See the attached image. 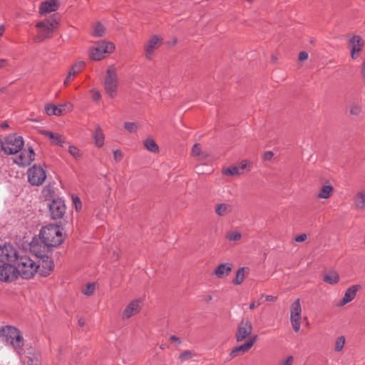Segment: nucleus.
I'll use <instances>...</instances> for the list:
<instances>
[{"label":"nucleus","mask_w":365,"mask_h":365,"mask_svg":"<svg viewBox=\"0 0 365 365\" xmlns=\"http://www.w3.org/2000/svg\"><path fill=\"white\" fill-rule=\"evenodd\" d=\"M354 203L357 209H365V190L358 192L354 196Z\"/></svg>","instance_id":"c756f323"},{"label":"nucleus","mask_w":365,"mask_h":365,"mask_svg":"<svg viewBox=\"0 0 365 365\" xmlns=\"http://www.w3.org/2000/svg\"><path fill=\"white\" fill-rule=\"evenodd\" d=\"M18 270L14 264H3L0 266V280L4 282H12L17 279Z\"/></svg>","instance_id":"2eb2a0df"},{"label":"nucleus","mask_w":365,"mask_h":365,"mask_svg":"<svg viewBox=\"0 0 365 365\" xmlns=\"http://www.w3.org/2000/svg\"><path fill=\"white\" fill-rule=\"evenodd\" d=\"M21 359L28 365H38L39 363L40 354L34 349H30L27 353L23 349V354L19 356Z\"/></svg>","instance_id":"412c9836"},{"label":"nucleus","mask_w":365,"mask_h":365,"mask_svg":"<svg viewBox=\"0 0 365 365\" xmlns=\"http://www.w3.org/2000/svg\"><path fill=\"white\" fill-rule=\"evenodd\" d=\"M170 339V341L177 342L178 344L181 343L180 338L176 336H174V335L171 336Z\"/></svg>","instance_id":"13d9d810"},{"label":"nucleus","mask_w":365,"mask_h":365,"mask_svg":"<svg viewBox=\"0 0 365 365\" xmlns=\"http://www.w3.org/2000/svg\"><path fill=\"white\" fill-rule=\"evenodd\" d=\"M345 337L344 336H338L334 342V351L339 352L342 350L345 344Z\"/></svg>","instance_id":"58836bf2"},{"label":"nucleus","mask_w":365,"mask_h":365,"mask_svg":"<svg viewBox=\"0 0 365 365\" xmlns=\"http://www.w3.org/2000/svg\"><path fill=\"white\" fill-rule=\"evenodd\" d=\"M95 290V284L90 283L88 284L84 288H83L82 292L85 295L90 296L91 295Z\"/></svg>","instance_id":"c03bdc74"},{"label":"nucleus","mask_w":365,"mask_h":365,"mask_svg":"<svg viewBox=\"0 0 365 365\" xmlns=\"http://www.w3.org/2000/svg\"><path fill=\"white\" fill-rule=\"evenodd\" d=\"M91 98L93 101H98L101 98V93L96 89L91 90Z\"/></svg>","instance_id":"49530a36"},{"label":"nucleus","mask_w":365,"mask_h":365,"mask_svg":"<svg viewBox=\"0 0 365 365\" xmlns=\"http://www.w3.org/2000/svg\"><path fill=\"white\" fill-rule=\"evenodd\" d=\"M106 28L100 22L95 23L92 26L91 34L94 37H102L105 34Z\"/></svg>","instance_id":"7c9ffc66"},{"label":"nucleus","mask_w":365,"mask_h":365,"mask_svg":"<svg viewBox=\"0 0 365 365\" xmlns=\"http://www.w3.org/2000/svg\"><path fill=\"white\" fill-rule=\"evenodd\" d=\"M362 110L361 106L358 103H353L350 106V113L353 115H359Z\"/></svg>","instance_id":"79ce46f5"},{"label":"nucleus","mask_w":365,"mask_h":365,"mask_svg":"<svg viewBox=\"0 0 365 365\" xmlns=\"http://www.w3.org/2000/svg\"><path fill=\"white\" fill-rule=\"evenodd\" d=\"M123 154L120 150H115L113 151V159L115 163H119L123 159Z\"/></svg>","instance_id":"a18cd8bd"},{"label":"nucleus","mask_w":365,"mask_h":365,"mask_svg":"<svg viewBox=\"0 0 365 365\" xmlns=\"http://www.w3.org/2000/svg\"><path fill=\"white\" fill-rule=\"evenodd\" d=\"M294 362V357L292 356H289L284 359H282L279 365H292Z\"/></svg>","instance_id":"de8ad7c7"},{"label":"nucleus","mask_w":365,"mask_h":365,"mask_svg":"<svg viewBox=\"0 0 365 365\" xmlns=\"http://www.w3.org/2000/svg\"><path fill=\"white\" fill-rule=\"evenodd\" d=\"M35 153L32 148L28 150H23L20 155L15 159L14 162L20 166H27L34 160Z\"/></svg>","instance_id":"6ab92c4d"},{"label":"nucleus","mask_w":365,"mask_h":365,"mask_svg":"<svg viewBox=\"0 0 365 365\" xmlns=\"http://www.w3.org/2000/svg\"><path fill=\"white\" fill-rule=\"evenodd\" d=\"M334 192V187L331 185H324L319 190L317 195L319 199H328Z\"/></svg>","instance_id":"cd10ccee"},{"label":"nucleus","mask_w":365,"mask_h":365,"mask_svg":"<svg viewBox=\"0 0 365 365\" xmlns=\"http://www.w3.org/2000/svg\"><path fill=\"white\" fill-rule=\"evenodd\" d=\"M265 299L267 301H275L277 298L272 295H265Z\"/></svg>","instance_id":"bf43d9fd"},{"label":"nucleus","mask_w":365,"mask_h":365,"mask_svg":"<svg viewBox=\"0 0 365 365\" xmlns=\"http://www.w3.org/2000/svg\"><path fill=\"white\" fill-rule=\"evenodd\" d=\"M191 155L192 156L196 158L199 161L205 160L209 156V154L207 152L202 150L201 145L198 143H196L192 146Z\"/></svg>","instance_id":"bb28decb"},{"label":"nucleus","mask_w":365,"mask_h":365,"mask_svg":"<svg viewBox=\"0 0 365 365\" xmlns=\"http://www.w3.org/2000/svg\"><path fill=\"white\" fill-rule=\"evenodd\" d=\"M51 216L53 219L61 218L66 212L64 201L60 198H54L48 204Z\"/></svg>","instance_id":"ddd939ff"},{"label":"nucleus","mask_w":365,"mask_h":365,"mask_svg":"<svg viewBox=\"0 0 365 365\" xmlns=\"http://www.w3.org/2000/svg\"><path fill=\"white\" fill-rule=\"evenodd\" d=\"M36 256L40 258L39 264L37 265L41 275L46 277L50 274L53 269V262L52 259L45 254L41 252L36 253Z\"/></svg>","instance_id":"f8f14e48"},{"label":"nucleus","mask_w":365,"mask_h":365,"mask_svg":"<svg viewBox=\"0 0 365 365\" xmlns=\"http://www.w3.org/2000/svg\"><path fill=\"white\" fill-rule=\"evenodd\" d=\"M68 152L69 154L73 156L75 159H78L82 156V153L78 148L75 145H69L68 148Z\"/></svg>","instance_id":"ea45409f"},{"label":"nucleus","mask_w":365,"mask_h":365,"mask_svg":"<svg viewBox=\"0 0 365 365\" xmlns=\"http://www.w3.org/2000/svg\"><path fill=\"white\" fill-rule=\"evenodd\" d=\"M302 307L300 299H297L291 305L290 322L294 331L298 332L301 327Z\"/></svg>","instance_id":"9d476101"},{"label":"nucleus","mask_w":365,"mask_h":365,"mask_svg":"<svg viewBox=\"0 0 365 365\" xmlns=\"http://www.w3.org/2000/svg\"><path fill=\"white\" fill-rule=\"evenodd\" d=\"M226 238L230 242H237L241 240L242 234L237 230H230L227 233Z\"/></svg>","instance_id":"e433bc0d"},{"label":"nucleus","mask_w":365,"mask_h":365,"mask_svg":"<svg viewBox=\"0 0 365 365\" xmlns=\"http://www.w3.org/2000/svg\"><path fill=\"white\" fill-rule=\"evenodd\" d=\"M307 236L306 234H301L294 238V241L297 242H303L307 240Z\"/></svg>","instance_id":"8fccbe9b"},{"label":"nucleus","mask_w":365,"mask_h":365,"mask_svg":"<svg viewBox=\"0 0 365 365\" xmlns=\"http://www.w3.org/2000/svg\"><path fill=\"white\" fill-rule=\"evenodd\" d=\"M143 145L148 150L152 153H156L159 151L158 145L152 138H147L146 140H145L143 141Z\"/></svg>","instance_id":"c9c22d12"},{"label":"nucleus","mask_w":365,"mask_h":365,"mask_svg":"<svg viewBox=\"0 0 365 365\" xmlns=\"http://www.w3.org/2000/svg\"><path fill=\"white\" fill-rule=\"evenodd\" d=\"M212 299V297L211 296H207L206 297V301L208 302V301H210Z\"/></svg>","instance_id":"0e129e2a"},{"label":"nucleus","mask_w":365,"mask_h":365,"mask_svg":"<svg viewBox=\"0 0 365 365\" xmlns=\"http://www.w3.org/2000/svg\"><path fill=\"white\" fill-rule=\"evenodd\" d=\"M252 331V324L249 319H242L239 323L235 334L236 341L241 342L247 339Z\"/></svg>","instance_id":"4468645a"},{"label":"nucleus","mask_w":365,"mask_h":365,"mask_svg":"<svg viewBox=\"0 0 365 365\" xmlns=\"http://www.w3.org/2000/svg\"><path fill=\"white\" fill-rule=\"evenodd\" d=\"M8 64V61L4 58H0V69L4 68Z\"/></svg>","instance_id":"4d7b16f0"},{"label":"nucleus","mask_w":365,"mask_h":365,"mask_svg":"<svg viewBox=\"0 0 365 365\" xmlns=\"http://www.w3.org/2000/svg\"><path fill=\"white\" fill-rule=\"evenodd\" d=\"M257 339H258L257 335H254V336H251L248 339V341H246V343L247 344H249L250 348H252L253 346V345L255 344V343L257 341Z\"/></svg>","instance_id":"09e8293b"},{"label":"nucleus","mask_w":365,"mask_h":365,"mask_svg":"<svg viewBox=\"0 0 365 365\" xmlns=\"http://www.w3.org/2000/svg\"><path fill=\"white\" fill-rule=\"evenodd\" d=\"M19 257L18 251L13 245L5 243L0 246V262L14 264L16 262Z\"/></svg>","instance_id":"6e6552de"},{"label":"nucleus","mask_w":365,"mask_h":365,"mask_svg":"<svg viewBox=\"0 0 365 365\" xmlns=\"http://www.w3.org/2000/svg\"><path fill=\"white\" fill-rule=\"evenodd\" d=\"M238 165L240 166L242 173L244 174L245 172L250 171L251 170L252 162L248 160H243L238 164Z\"/></svg>","instance_id":"a19ab883"},{"label":"nucleus","mask_w":365,"mask_h":365,"mask_svg":"<svg viewBox=\"0 0 365 365\" xmlns=\"http://www.w3.org/2000/svg\"><path fill=\"white\" fill-rule=\"evenodd\" d=\"M232 264L230 262L222 263L215 269V275L220 279L227 277L232 269Z\"/></svg>","instance_id":"b1692460"},{"label":"nucleus","mask_w":365,"mask_h":365,"mask_svg":"<svg viewBox=\"0 0 365 365\" xmlns=\"http://www.w3.org/2000/svg\"><path fill=\"white\" fill-rule=\"evenodd\" d=\"M8 126V124L7 123H5L3 125V127H7Z\"/></svg>","instance_id":"338daca9"},{"label":"nucleus","mask_w":365,"mask_h":365,"mask_svg":"<svg viewBox=\"0 0 365 365\" xmlns=\"http://www.w3.org/2000/svg\"><path fill=\"white\" fill-rule=\"evenodd\" d=\"M232 205L229 203H217L215 207V212L218 217H225L232 212Z\"/></svg>","instance_id":"a878e982"},{"label":"nucleus","mask_w":365,"mask_h":365,"mask_svg":"<svg viewBox=\"0 0 365 365\" xmlns=\"http://www.w3.org/2000/svg\"><path fill=\"white\" fill-rule=\"evenodd\" d=\"M114 49L115 45L112 42L101 41L90 49L89 57L93 61H100L106 54L112 53Z\"/></svg>","instance_id":"0eeeda50"},{"label":"nucleus","mask_w":365,"mask_h":365,"mask_svg":"<svg viewBox=\"0 0 365 365\" xmlns=\"http://www.w3.org/2000/svg\"><path fill=\"white\" fill-rule=\"evenodd\" d=\"M140 125L136 122H125L124 123V128L130 133H136Z\"/></svg>","instance_id":"4c0bfd02"},{"label":"nucleus","mask_w":365,"mask_h":365,"mask_svg":"<svg viewBox=\"0 0 365 365\" xmlns=\"http://www.w3.org/2000/svg\"><path fill=\"white\" fill-rule=\"evenodd\" d=\"M163 38L158 35H154L148 41L145 46V56L150 59L155 52L162 43Z\"/></svg>","instance_id":"a211bd4d"},{"label":"nucleus","mask_w":365,"mask_h":365,"mask_svg":"<svg viewBox=\"0 0 365 365\" xmlns=\"http://www.w3.org/2000/svg\"><path fill=\"white\" fill-rule=\"evenodd\" d=\"M222 173L226 176H239L243 174L238 164L223 169Z\"/></svg>","instance_id":"2f4dec72"},{"label":"nucleus","mask_w":365,"mask_h":365,"mask_svg":"<svg viewBox=\"0 0 365 365\" xmlns=\"http://www.w3.org/2000/svg\"><path fill=\"white\" fill-rule=\"evenodd\" d=\"M73 202L75 203L76 210H78V207H81V200L78 197H73Z\"/></svg>","instance_id":"5fc2aeb1"},{"label":"nucleus","mask_w":365,"mask_h":365,"mask_svg":"<svg viewBox=\"0 0 365 365\" xmlns=\"http://www.w3.org/2000/svg\"><path fill=\"white\" fill-rule=\"evenodd\" d=\"M360 73L362 77L363 81L365 83V58L361 63Z\"/></svg>","instance_id":"603ef678"},{"label":"nucleus","mask_w":365,"mask_h":365,"mask_svg":"<svg viewBox=\"0 0 365 365\" xmlns=\"http://www.w3.org/2000/svg\"><path fill=\"white\" fill-rule=\"evenodd\" d=\"M78 322H79V324H80L81 326H83V325H84V322H83L82 319H80V320L78 321Z\"/></svg>","instance_id":"e2e57ef3"},{"label":"nucleus","mask_w":365,"mask_h":365,"mask_svg":"<svg viewBox=\"0 0 365 365\" xmlns=\"http://www.w3.org/2000/svg\"><path fill=\"white\" fill-rule=\"evenodd\" d=\"M364 46V41L360 36L354 35L349 39L348 48L352 59L355 60L361 56Z\"/></svg>","instance_id":"9b49d317"},{"label":"nucleus","mask_w":365,"mask_h":365,"mask_svg":"<svg viewBox=\"0 0 365 365\" xmlns=\"http://www.w3.org/2000/svg\"><path fill=\"white\" fill-rule=\"evenodd\" d=\"M93 138L95 139L96 145L98 147H102L104 144V134L103 133L102 129L99 125H97L96 128V131L93 135Z\"/></svg>","instance_id":"f704fd0d"},{"label":"nucleus","mask_w":365,"mask_h":365,"mask_svg":"<svg viewBox=\"0 0 365 365\" xmlns=\"http://www.w3.org/2000/svg\"><path fill=\"white\" fill-rule=\"evenodd\" d=\"M84 66L83 61H79L75 63L68 73L64 81L63 85L67 86L70 81L76 78L81 71L82 67Z\"/></svg>","instance_id":"393cba45"},{"label":"nucleus","mask_w":365,"mask_h":365,"mask_svg":"<svg viewBox=\"0 0 365 365\" xmlns=\"http://www.w3.org/2000/svg\"><path fill=\"white\" fill-rule=\"evenodd\" d=\"M28 180L32 185L38 186L41 185L46 180V175L42 167L34 165L28 171Z\"/></svg>","instance_id":"1a4fd4ad"},{"label":"nucleus","mask_w":365,"mask_h":365,"mask_svg":"<svg viewBox=\"0 0 365 365\" xmlns=\"http://www.w3.org/2000/svg\"><path fill=\"white\" fill-rule=\"evenodd\" d=\"M0 150H2L1 139L0 138Z\"/></svg>","instance_id":"69168bd1"},{"label":"nucleus","mask_w":365,"mask_h":365,"mask_svg":"<svg viewBox=\"0 0 365 365\" xmlns=\"http://www.w3.org/2000/svg\"><path fill=\"white\" fill-rule=\"evenodd\" d=\"M2 151L6 155H14L24 145V138L16 133L9 134L1 139Z\"/></svg>","instance_id":"20e7f679"},{"label":"nucleus","mask_w":365,"mask_h":365,"mask_svg":"<svg viewBox=\"0 0 365 365\" xmlns=\"http://www.w3.org/2000/svg\"><path fill=\"white\" fill-rule=\"evenodd\" d=\"M251 348L250 347L249 344L245 342L243 344L235 347L230 352V355L232 358H234L239 355L243 354L244 353L248 351Z\"/></svg>","instance_id":"473e14b6"},{"label":"nucleus","mask_w":365,"mask_h":365,"mask_svg":"<svg viewBox=\"0 0 365 365\" xmlns=\"http://www.w3.org/2000/svg\"><path fill=\"white\" fill-rule=\"evenodd\" d=\"M248 267H242L238 269L236 273L235 278L232 281L233 284L235 285L241 284L243 282L245 276L248 274Z\"/></svg>","instance_id":"c85d7f7f"},{"label":"nucleus","mask_w":365,"mask_h":365,"mask_svg":"<svg viewBox=\"0 0 365 365\" xmlns=\"http://www.w3.org/2000/svg\"><path fill=\"white\" fill-rule=\"evenodd\" d=\"M274 156V153L272 151H267L263 155V159L264 160H270Z\"/></svg>","instance_id":"3c124183"},{"label":"nucleus","mask_w":365,"mask_h":365,"mask_svg":"<svg viewBox=\"0 0 365 365\" xmlns=\"http://www.w3.org/2000/svg\"><path fill=\"white\" fill-rule=\"evenodd\" d=\"M0 340L11 346L19 356L23 354L25 340L20 330L15 327L5 326L0 329Z\"/></svg>","instance_id":"f257e3e1"},{"label":"nucleus","mask_w":365,"mask_h":365,"mask_svg":"<svg viewBox=\"0 0 365 365\" xmlns=\"http://www.w3.org/2000/svg\"><path fill=\"white\" fill-rule=\"evenodd\" d=\"M143 306V301L140 299H136L131 301L122 312L123 319H128L133 316L140 312Z\"/></svg>","instance_id":"f3484780"},{"label":"nucleus","mask_w":365,"mask_h":365,"mask_svg":"<svg viewBox=\"0 0 365 365\" xmlns=\"http://www.w3.org/2000/svg\"><path fill=\"white\" fill-rule=\"evenodd\" d=\"M58 25V19L56 15H53L48 19H45L36 24L37 28V36L36 38L38 41H43V39L48 38L51 36L53 30Z\"/></svg>","instance_id":"423d86ee"},{"label":"nucleus","mask_w":365,"mask_h":365,"mask_svg":"<svg viewBox=\"0 0 365 365\" xmlns=\"http://www.w3.org/2000/svg\"><path fill=\"white\" fill-rule=\"evenodd\" d=\"M43 249L48 251L50 247L60 245L63 242L62 232L58 226L49 225L43 227L39 234Z\"/></svg>","instance_id":"f03ea898"},{"label":"nucleus","mask_w":365,"mask_h":365,"mask_svg":"<svg viewBox=\"0 0 365 365\" xmlns=\"http://www.w3.org/2000/svg\"><path fill=\"white\" fill-rule=\"evenodd\" d=\"M324 281L329 284H336L339 281V276L336 271H329L324 275Z\"/></svg>","instance_id":"72a5a7b5"},{"label":"nucleus","mask_w":365,"mask_h":365,"mask_svg":"<svg viewBox=\"0 0 365 365\" xmlns=\"http://www.w3.org/2000/svg\"><path fill=\"white\" fill-rule=\"evenodd\" d=\"M261 302L260 301H258V302H252L250 304V309H255L257 307H258L259 305H260Z\"/></svg>","instance_id":"6e6d98bb"},{"label":"nucleus","mask_w":365,"mask_h":365,"mask_svg":"<svg viewBox=\"0 0 365 365\" xmlns=\"http://www.w3.org/2000/svg\"><path fill=\"white\" fill-rule=\"evenodd\" d=\"M160 349H164V346H160Z\"/></svg>","instance_id":"774afa93"},{"label":"nucleus","mask_w":365,"mask_h":365,"mask_svg":"<svg viewBox=\"0 0 365 365\" xmlns=\"http://www.w3.org/2000/svg\"><path fill=\"white\" fill-rule=\"evenodd\" d=\"M195 356V354L194 353H192L191 351L186 350V351H182L180 354V355L179 356V359L182 361H187L189 359H191Z\"/></svg>","instance_id":"37998d69"},{"label":"nucleus","mask_w":365,"mask_h":365,"mask_svg":"<svg viewBox=\"0 0 365 365\" xmlns=\"http://www.w3.org/2000/svg\"><path fill=\"white\" fill-rule=\"evenodd\" d=\"M40 133L47 137L51 145L63 147L66 144L65 138L58 133L43 130H41Z\"/></svg>","instance_id":"aec40b11"},{"label":"nucleus","mask_w":365,"mask_h":365,"mask_svg":"<svg viewBox=\"0 0 365 365\" xmlns=\"http://www.w3.org/2000/svg\"><path fill=\"white\" fill-rule=\"evenodd\" d=\"M361 288L360 285L355 284L349 287L344 295L341 301L338 304L339 307H343L347 303L351 302L356 297L357 292Z\"/></svg>","instance_id":"5701e85b"},{"label":"nucleus","mask_w":365,"mask_h":365,"mask_svg":"<svg viewBox=\"0 0 365 365\" xmlns=\"http://www.w3.org/2000/svg\"><path fill=\"white\" fill-rule=\"evenodd\" d=\"M34 244V242H32V245H31V249H32V251L36 255V253H39L40 252H37L36 250V247L35 246Z\"/></svg>","instance_id":"680f3d73"},{"label":"nucleus","mask_w":365,"mask_h":365,"mask_svg":"<svg viewBox=\"0 0 365 365\" xmlns=\"http://www.w3.org/2000/svg\"><path fill=\"white\" fill-rule=\"evenodd\" d=\"M5 31V26L3 24L0 25V38L3 36Z\"/></svg>","instance_id":"052dcab7"},{"label":"nucleus","mask_w":365,"mask_h":365,"mask_svg":"<svg viewBox=\"0 0 365 365\" xmlns=\"http://www.w3.org/2000/svg\"><path fill=\"white\" fill-rule=\"evenodd\" d=\"M308 58V53L305 51H302L299 53V61H305Z\"/></svg>","instance_id":"864d4df0"},{"label":"nucleus","mask_w":365,"mask_h":365,"mask_svg":"<svg viewBox=\"0 0 365 365\" xmlns=\"http://www.w3.org/2000/svg\"><path fill=\"white\" fill-rule=\"evenodd\" d=\"M119 82L117 68L113 65L109 66L105 76L103 87L106 93L110 98H113L116 96Z\"/></svg>","instance_id":"7ed1b4c3"},{"label":"nucleus","mask_w":365,"mask_h":365,"mask_svg":"<svg viewBox=\"0 0 365 365\" xmlns=\"http://www.w3.org/2000/svg\"><path fill=\"white\" fill-rule=\"evenodd\" d=\"M58 0H46L43 1L39 6V13L41 15L54 12L58 9Z\"/></svg>","instance_id":"4be33fe9"},{"label":"nucleus","mask_w":365,"mask_h":365,"mask_svg":"<svg viewBox=\"0 0 365 365\" xmlns=\"http://www.w3.org/2000/svg\"><path fill=\"white\" fill-rule=\"evenodd\" d=\"M15 264L18 275L22 278L30 279L37 272V264L27 256H19Z\"/></svg>","instance_id":"39448f33"},{"label":"nucleus","mask_w":365,"mask_h":365,"mask_svg":"<svg viewBox=\"0 0 365 365\" xmlns=\"http://www.w3.org/2000/svg\"><path fill=\"white\" fill-rule=\"evenodd\" d=\"M73 104L70 102L59 105H46L45 111L48 115H61L71 111Z\"/></svg>","instance_id":"dca6fc26"}]
</instances>
